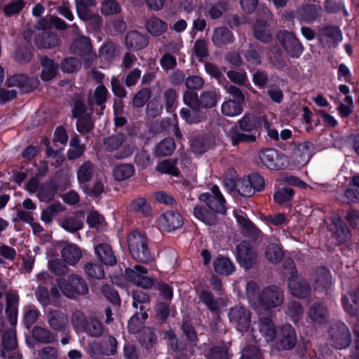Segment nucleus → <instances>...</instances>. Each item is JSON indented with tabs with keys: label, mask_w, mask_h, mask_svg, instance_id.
<instances>
[{
	"label": "nucleus",
	"mask_w": 359,
	"mask_h": 359,
	"mask_svg": "<svg viewBox=\"0 0 359 359\" xmlns=\"http://www.w3.org/2000/svg\"><path fill=\"white\" fill-rule=\"evenodd\" d=\"M56 283L57 287L53 286L50 289V295L55 299L60 297V293L67 298L76 299L88 292L86 280L75 273L70 274L67 278H57Z\"/></svg>",
	"instance_id": "f257e3e1"
},
{
	"label": "nucleus",
	"mask_w": 359,
	"mask_h": 359,
	"mask_svg": "<svg viewBox=\"0 0 359 359\" xmlns=\"http://www.w3.org/2000/svg\"><path fill=\"white\" fill-rule=\"evenodd\" d=\"M128 245L133 257L142 262H149L152 257L148 248V241L144 234L133 231L128 236Z\"/></svg>",
	"instance_id": "f03ea898"
},
{
	"label": "nucleus",
	"mask_w": 359,
	"mask_h": 359,
	"mask_svg": "<svg viewBox=\"0 0 359 359\" xmlns=\"http://www.w3.org/2000/svg\"><path fill=\"white\" fill-rule=\"evenodd\" d=\"M104 149L114 152V157L118 159L125 158L130 156L134 151V146L126 140L123 134L117 133L104 140Z\"/></svg>",
	"instance_id": "7ed1b4c3"
},
{
	"label": "nucleus",
	"mask_w": 359,
	"mask_h": 359,
	"mask_svg": "<svg viewBox=\"0 0 359 359\" xmlns=\"http://www.w3.org/2000/svg\"><path fill=\"white\" fill-rule=\"evenodd\" d=\"M284 297L283 291L276 285H270L264 289L257 300L256 309L258 313L282 305Z\"/></svg>",
	"instance_id": "20e7f679"
},
{
	"label": "nucleus",
	"mask_w": 359,
	"mask_h": 359,
	"mask_svg": "<svg viewBox=\"0 0 359 359\" xmlns=\"http://www.w3.org/2000/svg\"><path fill=\"white\" fill-rule=\"evenodd\" d=\"M198 198L204 202L215 214L226 212L225 200L217 186H212L209 192L201 194Z\"/></svg>",
	"instance_id": "39448f33"
},
{
	"label": "nucleus",
	"mask_w": 359,
	"mask_h": 359,
	"mask_svg": "<svg viewBox=\"0 0 359 359\" xmlns=\"http://www.w3.org/2000/svg\"><path fill=\"white\" fill-rule=\"evenodd\" d=\"M259 158L267 168L271 170L283 169L288 163L287 156L273 149L261 151Z\"/></svg>",
	"instance_id": "423d86ee"
},
{
	"label": "nucleus",
	"mask_w": 359,
	"mask_h": 359,
	"mask_svg": "<svg viewBox=\"0 0 359 359\" xmlns=\"http://www.w3.org/2000/svg\"><path fill=\"white\" fill-rule=\"evenodd\" d=\"M229 318L231 323L241 332L248 331L250 327L251 315L245 307L234 306L229 311Z\"/></svg>",
	"instance_id": "0eeeda50"
},
{
	"label": "nucleus",
	"mask_w": 359,
	"mask_h": 359,
	"mask_svg": "<svg viewBox=\"0 0 359 359\" xmlns=\"http://www.w3.org/2000/svg\"><path fill=\"white\" fill-rule=\"evenodd\" d=\"M288 287L291 294L297 298H305L311 292L306 281L297 275L295 268H292L288 278Z\"/></svg>",
	"instance_id": "6e6552de"
},
{
	"label": "nucleus",
	"mask_w": 359,
	"mask_h": 359,
	"mask_svg": "<svg viewBox=\"0 0 359 359\" xmlns=\"http://www.w3.org/2000/svg\"><path fill=\"white\" fill-rule=\"evenodd\" d=\"M330 335L332 344L337 348H345L350 345V332L344 323H341L332 326Z\"/></svg>",
	"instance_id": "1a4fd4ad"
},
{
	"label": "nucleus",
	"mask_w": 359,
	"mask_h": 359,
	"mask_svg": "<svg viewBox=\"0 0 359 359\" xmlns=\"http://www.w3.org/2000/svg\"><path fill=\"white\" fill-rule=\"evenodd\" d=\"M125 273L130 281L142 288L148 289L154 285L153 279L147 276V270L142 266L135 265L133 268H128Z\"/></svg>",
	"instance_id": "9d476101"
},
{
	"label": "nucleus",
	"mask_w": 359,
	"mask_h": 359,
	"mask_svg": "<svg viewBox=\"0 0 359 359\" xmlns=\"http://www.w3.org/2000/svg\"><path fill=\"white\" fill-rule=\"evenodd\" d=\"M278 38L293 57H298L302 53L303 46L292 32L280 31L278 34Z\"/></svg>",
	"instance_id": "9b49d317"
},
{
	"label": "nucleus",
	"mask_w": 359,
	"mask_h": 359,
	"mask_svg": "<svg viewBox=\"0 0 359 359\" xmlns=\"http://www.w3.org/2000/svg\"><path fill=\"white\" fill-rule=\"evenodd\" d=\"M313 149V144L309 142L295 144L292 155L294 164L297 167L306 165L312 156Z\"/></svg>",
	"instance_id": "f8f14e48"
},
{
	"label": "nucleus",
	"mask_w": 359,
	"mask_h": 359,
	"mask_svg": "<svg viewBox=\"0 0 359 359\" xmlns=\"http://www.w3.org/2000/svg\"><path fill=\"white\" fill-rule=\"evenodd\" d=\"M158 225L166 231H172L180 228L184 223L182 215L175 211H167L158 219Z\"/></svg>",
	"instance_id": "ddd939ff"
},
{
	"label": "nucleus",
	"mask_w": 359,
	"mask_h": 359,
	"mask_svg": "<svg viewBox=\"0 0 359 359\" xmlns=\"http://www.w3.org/2000/svg\"><path fill=\"white\" fill-rule=\"evenodd\" d=\"M8 87H17L22 93H27L37 88L39 81L37 78H27L24 74H16L7 81Z\"/></svg>",
	"instance_id": "4468645a"
},
{
	"label": "nucleus",
	"mask_w": 359,
	"mask_h": 359,
	"mask_svg": "<svg viewBox=\"0 0 359 359\" xmlns=\"http://www.w3.org/2000/svg\"><path fill=\"white\" fill-rule=\"evenodd\" d=\"M256 254L247 242H242L237 246V259L245 269L250 268L256 261Z\"/></svg>",
	"instance_id": "2eb2a0df"
},
{
	"label": "nucleus",
	"mask_w": 359,
	"mask_h": 359,
	"mask_svg": "<svg viewBox=\"0 0 359 359\" xmlns=\"http://www.w3.org/2000/svg\"><path fill=\"white\" fill-rule=\"evenodd\" d=\"M322 13V8L319 5H306L298 11L297 18L299 21L307 24L312 23L318 19Z\"/></svg>",
	"instance_id": "dca6fc26"
},
{
	"label": "nucleus",
	"mask_w": 359,
	"mask_h": 359,
	"mask_svg": "<svg viewBox=\"0 0 359 359\" xmlns=\"http://www.w3.org/2000/svg\"><path fill=\"white\" fill-rule=\"evenodd\" d=\"M47 318L49 326L57 332L65 331L69 323L67 316L60 310L50 311Z\"/></svg>",
	"instance_id": "f3484780"
},
{
	"label": "nucleus",
	"mask_w": 359,
	"mask_h": 359,
	"mask_svg": "<svg viewBox=\"0 0 359 359\" xmlns=\"http://www.w3.org/2000/svg\"><path fill=\"white\" fill-rule=\"evenodd\" d=\"M341 304L346 313L351 316L359 313V288L356 292H350L341 297Z\"/></svg>",
	"instance_id": "a211bd4d"
},
{
	"label": "nucleus",
	"mask_w": 359,
	"mask_h": 359,
	"mask_svg": "<svg viewBox=\"0 0 359 359\" xmlns=\"http://www.w3.org/2000/svg\"><path fill=\"white\" fill-rule=\"evenodd\" d=\"M62 260L70 266H75L82 257L80 248L75 244H65L61 249Z\"/></svg>",
	"instance_id": "6ab92c4d"
},
{
	"label": "nucleus",
	"mask_w": 359,
	"mask_h": 359,
	"mask_svg": "<svg viewBox=\"0 0 359 359\" xmlns=\"http://www.w3.org/2000/svg\"><path fill=\"white\" fill-rule=\"evenodd\" d=\"M297 336L294 329L290 325H285L280 330L279 346L285 350L292 349L296 344Z\"/></svg>",
	"instance_id": "aec40b11"
},
{
	"label": "nucleus",
	"mask_w": 359,
	"mask_h": 359,
	"mask_svg": "<svg viewBox=\"0 0 359 359\" xmlns=\"http://www.w3.org/2000/svg\"><path fill=\"white\" fill-rule=\"evenodd\" d=\"M308 315L312 322L323 324L327 320L329 313L324 304L315 303L309 308Z\"/></svg>",
	"instance_id": "412c9836"
},
{
	"label": "nucleus",
	"mask_w": 359,
	"mask_h": 359,
	"mask_svg": "<svg viewBox=\"0 0 359 359\" xmlns=\"http://www.w3.org/2000/svg\"><path fill=\"white\" fill-rule=\"evenodd\" d=\"M259 332L267 342H271L276 337V327L271 318L268 317H262V313H259Z\"/></svg>",
	"instance_id": "4be33fe9"
},
{
	"label": "nucleus",
	"mask_w": 359,
	"mask_h": 359,
	"mask_svg": "<svg viewBox=\"0 0 359 359\" xmlns=\"http://www.w3.org/2000/svg\"><path fill=\"white\" fill-rule=\"evenodd\" d=\"M232 32L225 27H219L214 29L212 41L216 46L222 47L233 42Z\"/></svg>",
	"instance_id": "5701e85b"
},
{
	"label": "nucleus",
	"mask_w": 359,
	"mask_h": 359,
	"mask_svg": "<svg viewBox=\"0 0 359 359\" xmlns=\"http://www.w3.org/2000/svg\"><path fill=\"white\" fill-rule=\"evenodd\" d=\"M148 44V40L144 35L137 31H132L127 34L126 45L128 48L139 50Z\"/></svg>",
	"instance_id": "b1692460"
},
{
	"label": "nucleus",
	"mask_w": 359,
	"mask_h": 359,
	"mask_svg": "<svg viewBox=\"0 0 359 359\" xmlns=\"http://www.w3.org/2000/svg\"><path fill=\"white\" fill-rule=\"evenodd\" d=\"M180 115L189 124L199 123L206 118L205 114L198 108H182Z\"/></svg>",
	"instance_id": "393cba45"
},
{
	"label": "nucleus",
	"mask_w": 359,
	"mask_h": 359,
	"mask_svg": "<svg viewBox=\"0 0 359 359\" xmlns=\"http://www.w3.org/2000/svg\"><path fill=\"white\" fill-rule=\"evenodd\" d=\"M56 34L47 31H42L35 38V44L39 48H51L58 44Z\"/></svg>",
	"instance_id": "a878e982"
},
{
	"label": "nucleus",
	"mask_w": 359,
	"mask_h": 359,
	"mask_svg": "<svg viewBox=\"0 0 359 359\" xmlns=\"http://www.w3.org/2000/svg\"><path fill=\"white\" fill-rule=\"evenodd\" d=\"M95 252L104 264L111 266L116 264V257L110 245L108 244L102 243L97 245L95 248Z\"/></svg>",
	"instance_id": "bb28decb"
},
{
	"label": "nucleus",
	"mask_w": 359,
	"mask_h": 359,
	"mask_svg": "<svg viewBox=\"0 0 359 359\" xmlns=\"http://www.w3.org/2000/svg\"><path fill=\"white\" fill-rule=\"evenodd\" d=\"M194 217L207 225H214L217 222V217L212 211L208 210L201 205H196L194 208Z\"/></svg>",
	"instance_id": "cd10ccee"
},
{
	"label": "nucleus",
	"mask_w": 359,
	"mask_h": 359,
	"mask_svg": "<svg viewBox=\"0 0 359 359\" xmlns=\"http://www.w3.org/2000/svg\"><path fill=\"white\" fill-rule=\"evenodd\" d=\"M255 38L264 43L269 42L272 37L271 29L266 21L258 20L253 28Z\"/></svg>",
	"instance_id": "c85d7f7f"
},
{
	"label": "nucleus",
	"mask_w": 359,
	"mask_h": 359,
	"mask_svg": "<svg viewBox=\"0 0 359 359\" xmlns=\"http://www.w3.org/2000/svg\"><path fill=\"white\" fill-rule=\"evenodd\" d=\"M226 135L234 146L242 142H254L256 140L255 135L241 133L238 130L236 126L229 129L226 132Z\"/></svg>",
	"instance_id": "c756f323"
},
{
	"label": "nucleus",
	"mask_w": 359,
	"mask_h": 359,
	"mask_svg": "<svg viewBox=\"0 0 359 359\" xmlns=\"http://www.w3.org/2000/svg\"><path fill=\"white\" fill-rule=\"evenodd\" d=\"M320 36L322 40L327 43H337L342 40V34L339 27L335 26H328L323 27L320 30Z\"/></svg>",
	"instance_id": "7c9ffc66"
},
{
	"label": "nucleus",
	"mask_w": 359,
	"mask_h": 359,
	"mask_svg": "<svg viewBox=\"0 0 359 359\" xmlns=\"http://www.w3.org/2000/svg\"><path fill=\"white\" fill-rule=\"evenodd\" d=\"M130 210L134 212L141 214L144 217L151 215L152 209L148 201L143 197H139L132 201Z\"/></svg>",
	"instance_id": "2f4dec72"
},
{
	"label": "nucleus",
	"mask_w": 359,
	"mask_h": 359,
	"mask_svg": "<svg viewBox=\"0 0 359 359\" xmlns=\"http://www.w3.org/2000/svg\"><path fill=\"white\" fill-rule=\"evenodd\" d=\"M145 26L148 32L156 36L163 34L168 29L167 24L156 17L149 18Z\"/></svg>",
	"instance_id": "473e14b6"
},
{
	"label": "nucleus",
	"mask_w": 359,
	"mask_h": 359,
	"mask_svg": "<svg viewBox=\"0 0 359 359\" xmlns=\"http://www.w3.org/2000/svg\"><path fill=\"white\" fill-rule=\"evenodd\" d=\"M214 269L216 273L229 276L231 274L235 269V266L232 262L226 257H219L213 263Z\"/></svg>",
	"instance_id": "72a5a7b5"
},
{
	"label": "nucleus",
	"mask_w": 359,
	"mask_h": 359,
	"mask_svg": "<svg viewBox=\"0 0 359 359\" xmlns=\"http://www.w3.org/2000/svg\"><path fill=\"white\" fill-rule=\"evenodd\" d=\"M243 102L229 100L224 102L221 106L222 113L226 116L233 117L243 112Z\"/></svg>",
	"instance_id": "f704fd0d"
},
{
	"label": "nucleus",
	"mask_w": 359,
	"mask_h": 359,
	"mask_svg": "<svg viewBox=\"0 0 359 359\" xmlns=\"http://www.w3.org/2000/svg\"><path fill=\"white\" fill-rule=\"evenodd\" d=\"M41 64L43 68L41 75L42 80L48 81L56 76L57 66L53 60L44 57L41 58Z\"/></svg>",
	"instance_id": "c9c22d12"
},
{
	"label": "nucleus",
	"mask_w": 359,
	"mask_h": 359,
	"mask_svg": "<svg viewBox=\"0 0 359 359\" xmlns=\"http://www.w3.org/2000/svg\"><path fill=\"white\" fill-rule=\"evenodd\" d=\"M140 312L135 313L129 320L128 330L130 332L135 333L140 330L144 325V320L148 317L146 311H143L144 307L140 306Z\"/></svg>",
	"instance_id": "e433bc0d"
},
{
	"label": "nucleus",
	"mask_w": 359,
	"mask_h": 359,
	"mask_svg": "<svg viewBox=\"0 0 359 359\" xmlns=\"http://www.w3.org/2000/svg\"><path fill=\"white\" fill-rule=\"evenodd\" d=\"M239 128L244 132H252L259 126V122L257 117L252 114H245L241 119L237 121Z\"/></svg>",
	"instance_id": "4c0bfd02"
},
{
	"label": "nucleus",
	"mask_w": 359,
	"mask_h": 359,
	"mask_svg": "<svg viewBox=\"0 0 359 359\" xmlns=\"http://www.w3.org/2000/svg\"><path fill=\"white\" fill-rule=\"evenodd\" d=\"M56 187L52 182L41 184L39 189L38 198L42 202L51 201L55 194Z\"/></svg>",
	"instance_id": "58836bf2"
},
{
	"label": "nucleus",
	"mask_w": 359,
	"mask_h": 359,
	"mask_svg": "<svg viewBox=\"0 0 359 359\" xmlns=\"http://www.w3.org/2000/svg\"><path fill=\"white\" fill-rule=\"evenodd\" d=\"M219 97V95L215 90H210L201 94L199 102L204 108H212L216 106Z\"/></svg>",
	"instance_id": "ea45409f"
},
{
	"label": "nucleus",
	"mask_w": 359,
	"mask_h": 359,
	"mask_svg": "<svg viewBox=\"0 0 359 359\" xmlns=\"http://www.w3.org/2000/svg\"><path fill=\"white\" fill-rule=\"evenodd\" d=\"M135 172L134 167L129 163L117 165L113 171L114 178L118 181H123L130 178Z\"/></svg>",
	"instance_id": "a19ab883"
},
{
	"label": "nucleus",
	"mask_w": 359,
	"mask_h": 359,
	"mask_svg": "<svg viewBox=\"0 0 359 359\" xmlns=\"http://www.w3.org/2000/svg\"><path fill=\"white\" fill-rule=\"evenodd\" d=\"M316 285L317 287L324 288H328L332 285V277L329 270L325 268L317 269Z\"/></svg>",
	"instance_id": "79ce46f5"
},
{
	"label": "nucleus",
	"mask_w": 359,
	"mask_h": 359,
	"mask_svg": "<svg viewBox=\"0 0 359 359\" xmlns=\"http://www.w3.org/2000/svg\"><path fill=\"white\" fill-rule=\"evenodd\" d=\"M32 334L36 340L45 344L52 343L55 340L54 334L41 327H34Z\"/></svg>",
	"instance_id": "37998d69"
},
{
	"label": "nucleus",
	"mask_w": 359,
	"mask_h": 359,
	"mask_svg": "<svg viewBox=\"0 0 359 359\" xmlns=\"http://www.w3.org/2000/svg\"><path fill=\"white\" fill-rule=\"evenodd\" d=\"M71 48L75 53H80L83 52L84 53H87L89 56L93 57L92 55L90 54L91 45L90 43V39L88 37H79L72 43Z\"/></svg>",
	"instance_id": "c03bdc74"
},
{
	"label": "nucleus",
	"mask_w": 359,
	"mask_h": 359,
	"mask_svg": "<svg viewBox=\"0 0 359 359\" xmlns=\"http://www.w3.org/2000/svg\"><path fill=\"white\" fill-rule=\"evenodd\" d=\"M93 170V166L90 161H86L80 166L77 172V179L81 185L86 184L91 179Z\"/></svg>",
	"instance_id": "a18cd8bd"
},
{
	"label": "nucleus",
	"mask_w": 359,
	"mask_h": 359,
	"mask_svg": "<svg viewBox=\"0 0 359 359\" xmlns=\"http://www.w3.org/2000/svg\"><path fill=\"white\" fill-rule=\"evenodd\" d=\"M63 206L60 203H54L43 210L41 213V220L46 223H50L54 217L62 212Z\"/></svg>",
	"instance_id": "49530a36"
},
{
	"label": "nucleus",
	"mask_w": 359,
	"mask_h": 359,
	"mask_svg": "<svg viewBox=\"0 0 359 359\" xmlns=\"http://www.w3.org/2000/svg\"><path fill=\"white\" fill-rule=\"evenodd\" d=\"M265 256L270 262L277 263L282 260L284 254L278 245L273 243L267 246Z\"/></svg>",
	"instance_id": "de8ad7c7"
},
{
	"label": "nucleus",
	"mask_w": 359,
	"mask_h": 359,
	"mask_svg": "<svg viewBox=\"0 0 359 359\" xmlns=\"http://www.w3.org/2000/svg\"><path fill=\"white\" fill-rule=\"evenodd\" d=\"M245 57L249 66L260 65L262 62L260 48L258 46L250 45L245 53Z\"/></svg>",
	"instance_id": "09e8293b"
},
{
	"label": "nucleus",
	"mask_w": 359,
	"mask_h": 359,
	"mask_svg": "<svg viewBox=\"0 0 359 359\" xmlns=\"http://www.w3.org/2000/svg\"><path fill=\"white\" fill-rule=\"evenodd\" d=\"M70 148L67 152L69 159H75L80 157L85 150V147L80 144V140L77 136L71 138L69 142Z\"/></svg>",
	"instance_id": "8fccbe9b"
},
{
	"label": "nucleus",
	"mask_w": 359,
	"mask_h": 359,
	"mask_svg": "<svg viewBox=\"0 0 359 359\" xmlns=\"http://www.w3.org/2000/svg\"><path fill=\"white\" fill-rule=\"evenodd\" d=\"M176 161L166 159L159 162L156 165V170L161 173L169 174L173 176L179 175V170L175 165Z\"/></svg>",
	"instance_id": "3c124183"
},
{
	"label": "nucleus",
	"mask_w": 359,
	"mask_h": 359,
	"mask_svg": "<svg viewBox=\"0 0 359 359\" xmlns=\"http://www.w3.org/2000/svg\"><path fill=\"white\" fill-rule=\"evenodd\" d=\"M108 91L105 86L103 85L98 86L94 92L93 99L89 98L88 103L90 105L96 104L102 107V109L104 108V103L107 100Z\"/></svg>",
	"instance_id": "603ef678"
},
{
	"label": "nucleus",
	"mask_w": 359,
	"mask_h": 359,
	"mask_svg": "<svg viewBox=\"0 0 359 359\" xmlns=\"http://www.w3.org/2000/svg\"><path fill=\"white\" fill-rule=\"evenodd\" d=\"M84 271L88 276L92 278L101 279L104 276L103 266L98 264L87 263L84 266Z\"/></svg>",
	"instance_id": "864d4df0"
},
{
	"label": "nucleus",
	"mask_w": 359,
	"mask_h": 359,
	"mask_svg": "<svg viewBox=\"0 0 359 359\" xmlns=\"http://www.w3.org/2000/svg\"><path fill=\"white\" fill-rule=\"evenodd\" d=\"M76 11L79 18H86L89 16L90 8L95 6V0H75Z\"/></svg>",
	"instance_id": "5fc2aeb1"
},
{
	"label": "nucleus",
	"mask_w": 359,
	"mask_h": 359,
	"mask_svg": "<svg viewBox=\"0 0 359 359\" xmlns=\"http://www.w3.org/2000/svg\"><path fill=\"white\" fill-rule=\"evenodd\" d=\"M83 330L92 337H100L103 334L104 330L102 324L95 318L90 319Z\"/></svg>",
	"instance_id": "6e6d98bb"
},
{
	"label": "nucleus",
	"mask_w": 359,
	"mask_h": 359,
	"mask_svg": "<svg viewBox=\"0 0 359 359\" xmlns=\"http://www.w3.org/2000/svg\"><path fill=\"white\" fill-rule=\"evenodd\" d=\"M175 149V143L172 138H165L157 146L156 152L158 155H170Z\"/></svg>",
	"instance_id": "4d7b16f0"
},
{
	"label": "nucleus",
	"mask_w": 359,
	"mask_h": 359,
	"mask_svg": "<svg viewBox=\"0 0 359 359\" xmlns=\"http://www.w3.org/2000/svg\"><path fill=\"white\" fill-rule=\"evenodd\" d=\"M246 294L250 304L256 308L260 294L258 292V286L255 282L251 280L247 283Z\"/></svg>",
	"instance_id": "13d9d810"
},
{
	"label": "nucleus",
	"mask_w": 359,
	"mask_h": 359,
	"mask_svg": "<svg viewBox=\"0 0 359 359\" xmlns=\"http://www.w3.org/2000/svg\"><path fill=\"white\" fill-rule=\"evenodd\" d=\"M293 196V190L290 187H283L277 189L273 195L274 201L283 204L289 201Z\"/></svg>",
	"instance_id": "bf43d9fd"
},
{
	"label": "nucleus",
	"mask_w": 359,
	"mask_h": 359,
	"mask_svg": "<svg viewBox=\"0 0 359 359\" xmlns=\"http://www.w3.org/2000/svg\"><path fill=\"white\" fill-rule=\"evenodd\" d=\"M236 187L238 193L243 196L250 197L255 193L248 177L239 180Z\"/></svg>",
	"instance_id": "052dcab7"
},
{
	"label": "nucleus",
	"mask_w": 359,
	"mask_h": 359,
	"mask_svg": "<svg viewBox=\"0 0 359 359\" xmlns=\"http://www.w3.org/2000/svg\"><path fill=\"white\" fill-rule=\"evenodd\" d=\"M100 11L103 15H113L120 12L121 6L115 0H107L101 4Z\"/></svg>",
	"instance_id": "680f3d73"
},
{
	"label": "nucleus",
	"mask_w": 359,
	"mask_h": 359,
	"mask_svg": "<svg viewBox=\"0 0 359 359\" xmlns=\"http://www.w3.org/2000/svg\"><path fill=\"white\" fill-rule=\"evenodd\" d=\"M336 226L337 229L334 232V236L339 243L345 242L349 237V229L344 222L339 219L337 220Z\"/></svg>",
	"instance_id": "e2e57ef3"
},
{
	"label": "nucleus",
	"mask_w": 359,
	"mask_h": 359,
	"mask_svg": "<svg viewBox=\"0 0 359 359\" xmlns=\"http://www.w3.org/2000/svg\"><path fill=\"white\" fill-rule=\"evenodd\" d=\"M151 97V91L148 88H142L134 96L133 105L135 107H142Z\"/></svg>",
	"instance_id": "0e129e2a"
},
{
	"label": "nucleus",
	"mask_w": 359,
	"mask_h": 359,
	"mask_svg": "<svg viewBox=\"0 0 359 359\" xmlns=\"http://www.w3.org/2000/svg\"><path fill=\"white\" fill-rule=\"evenodd\" d=\"M226 74L232 82L238 85L247 86L248 83V77L244 71L229 70Z\"/></svg>",
	"instance_id": "69168bd1"
},
{
	"label": "nucleus",
	"mask_w": 359,
	"mask_h": 359,
	"mask_svg": "<svg viewBox=\"0 0 359 359\" xmlns=\"http://www.w3.org/2000/svg\"><path fill=\"white\" fill-rule=\"evenodd\" d=\"M199 298L210 310H217L219 307L218 302L214 299L210 292L206 290L202 291L199 294Z\"/></svg>",
	"instance_id": "338daca9"
},
{
	"label": "nucleus",
	"mask_w": 359,
	"mask_h": 359,
	"mask_svg": "<svg viewBox=\"0 0 359 359\" xmlns=\"http://www.w3.org/2000/svg\"><path fill=\"white\" fill-rule=\"evenodd\" d=\"M240 359H263V358L259 349L255 346H252L242 351Z\"/></svg>",
	"instance_id": "774afa93"
}]
</instances>
